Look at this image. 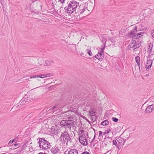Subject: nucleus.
Here are the masks:
<instances>
[{
	"mask_svg": "<svg viewBox=\"0 0 154 154\" xmlns=\"http://www.w3.org/2000/svg\"><path fill=\"white\" fill-rule=\"evenodd\" d=\"M67 6L64 8L65 12L69 14H72L74 12L77 13L79 12L78 9L80 8L79 4L75 1L69 2Z\"/></svg>",
	"mask_w": 154,
	"mask_h": 154,
	"instance_id": "1",
	"label": "nucleus"
},
{
	"mask_svg": "<svg viewBox=\"0 0 154 154\" xmlns=\"http://www.w3.org/2000/svg\"><path fill=\"white\" fill-rule=\"evenodd\" d=\"M39 140L38 142L40 148L44 150L49 149L51 146L50 143L45 140L44 138H40L39 139Z\"/></svg>",
	"mask_w": 154,
	"mask_h": 154,
	"instance_id": "2",
	"label": "nucleus"
},
{
	"mask_svg": "<svg viewBox=\"0 0 154 154\" xmlns=\"http://www.w3.org/2000/svg\"><path fill=\"white\" fill-rule=\"evenodd\" d=\"M137 27L135 26L134 30H131L130 32L128 33V36L130 38L137 39L140 38L143 35L144 33L143 32L137 33Z\"/></svg>",
	"mask_w": 154,
	"mask_h": 154,
	"instance_id": "3",
	"label": "nucleus"
},
{
	"mask_svg": "<svg viewBox=\"0 0 154 154\" xmlns=\"http://www.w3.org/2000/svg\"><path fill=\"white\" fill-rule=\"evenodd\" d=\"M60 139L62 143H67L69 141L71 140V138L68 131L66 129L62 133Z\"/></svg>",
	"mask_w": 154,
	"mask_h": 154,
	"instance_id": "4",
	"label": "nucleus"
},
{
	"mask_svg": "<svg viewBox=\"0 0 154 154\" xmlns=\"http://www.w3.org/2000/svg\"><path fill=\"white\" fill-rule=\"evenodd\" d=\"M79 140L81 143L84 146L88 145V141L87 139L86 136L82 134L80 136H79Z\"/></svg>",
	"mask_w": 154,
	"mask_h": 154,
	"instance_id": "5",
	"label": "nucleus"
},
{
	"mask_svg": "<svg viewBox=\"0 0 154 154\" xmlns=\"http://www.w3.org/2000/svg\"><path fill=\"white\" fill-rule=\"evenodd\" d=\"M140 44L139 42H136L135 40H133L131 41L129 45V46L131 48L133 49V50L139 48L140 46Z\"/></svg>",
	"mask_w": 154,
	"mask_h": 154,
	"instance_id": "6",
	"label": "nucleus"
},
{
	"mask_svg": "<svg viewBox=\"0 0 154 154\" xmlns=\"http://www.w3.org/2000/svg\"><path fill=\"white\" fill-rule=\"evenodd\" d=\"M126 140L122 137H119L117 140L118 143L117 144V148L120 149L122 146L124 145Z\"/></svg>",
	"mask_w": 154,
	"mask_h": 154,
	"instance_id": "7",
	"label": "nucleus"
},
{
	"mask_svg": "<svg viewBox=\"0 0 154 154\" xmlns=\"http://www.w3.org/2000/svg\"><path fill=\"white\" fill-rule=\"evenodd\" d=\"M67 119H68L67 120L69 124V125L71 128V126H73L75 125V122L73 120L74 117L73 116H67V117L66 118Z\"/></svg>",
	"mask_w": 154,
	"mask_h": 154,
	"instance_id": "8",
	"label": "nucleus"
},
{
	"mask_svg": "<svg viewBox=\"0 0 154 154\" xmlns=\"http://www.w3.org/2000/svg\"><path fill=\"white\" fill-rule=\"evenodd\" d=\"M60 124L62 127L65 128H69V130H71V127L69 125L67 120H62L60 122Z\"/></svg>",
	"mask_w": 154,
	"mask_h": 154,
	"instance_id": "9",
	"label": "nucleus"
},
{
	"mask_svg": "<svg viewBox=\"0 0 154 154\" xmlns=\"http://www.w3.org/2000/svg\"><path fill=\"white\" fill-rule=\"evenodd\" d=\"M154 109V105L152 104L148 106L146 108L145 112L146 113H149L152 112Z\"/></svg>",
	"mask_w": 154,
	"mask_h": 154,
	"instance_id": "10",
	"label": "nucleus"
},
{
	"mask_svg": "<svg viewBox=\"0 0 154 154\" xmlns=\"http://www.w3.org/2000/svg\"><path fill=\"white\" fill-rule=\"evenodd\" d=\"M152 60L150 59L148 60L146 63V69L147 70H149V69L151 67L152 65Z\"/></svg>",
	"mask_w": 154,
	"mask_h": 154,
	"instance_id": "11",
	"label": "nucleus"
},
{
	"mask_svg": "<svg viewBox=\"0 0 154 154\" xmlns=\"http://www.w3.org/2000/svg\"><path fill=\"white\" fill-rule=\"evenodd\" d=\"M104 57V54L101 52H99L95 56V58L99 60H101Z\"/></svg>",
	"mask_w": 154,
	"mask_h": 154,
	"instance_id": "12",
	"label": "nucleus"
},
{
	"mask_svg": "<svg viewBox=\"0 0 154 154\" xmlns=\"http://www.w3.org/2000/svg\"><path fill=\"white\" fill-rule=\"evenodd\" d=\"M60 149L57 147L55 146L51 150V152L53 154H57L59 153Z\"/></svg>",
	"mask_w": 154,
	"mask_h": 154,
	"instance_id": "13",
	"label": "nucleus"
},
{
	"mask_svg": "<svg viewBox=\"0 0 154 154\" xmlns=\"http://www.w3.org/2000/svg\"><path fill=\"white\" fill-rule=\"evenodd\" d=\"M68 154H78V151L75 149H71L69 151Z\"/></svg>",
	"mask_w": 154,
	"mask_h": 154,
	"instance_id": "14",
	"label": "nucleus"
},
{
	"mask_svg": "<svg viewBox=\"0 0 154 154\" xmlns=\"http://www.w3.org/2000/svg\"><path fill=\"white\" fill-rule=\"evenodd\" d=\"M53 63V62L51 60H47L45 61L44 65L45 66H50L52 65Z\"/></svg>",
	"mask_w": 154,
	"mask_h": 154,
	"instance_id": "15",
	"label": "nucleus"
},
{
	"mask_svg": "<svg viewBox=\"0 0 154 154\" xmlns=\"http://www.w3.org/2000/svg\"><path fill=\"white\" fill-rule=\"evenodd\" d=\"M135 61L140 68V57L138 56L136 57H135Z\"/></svg>",
	"mask_w": 154,
	"mask_h": 154,
	"instance_id": "16",
	"label": "nucleus"
},
{
	"mask_svg": "<svg viewBox=\"0 0 154 154\" xmlns=\"http://www.w3.org/2000/svg\"><path fill=\"white\" fill-rule=\"evenodd\" d=\"M78 10L79 12L78 13H80V14H82L85 11V9L83 7H81L80 6V8L78 9Z\"/></svg>",
	"mask_w": 154,
	"mask_h": 154,
	"instance_id": "17",
	"label": "nucleus"
},
{
	"mask_svg": "<svg viewBox=\"0 0 154 154\" xmlns=\"http://www.w3.org/2000/svg\"><path fill=\"white\" fill-rule=\"evenodd\" d=\"M112 140V139L109 137H107L104 139V141L106 142L107 143H111Z\"/></svg>",
	"mask_w": 154,
	"mask_h": 154,
	"instance_id": "18",
	"label": "nucleus"
},
{
	"mask_svg": "<svg viewBox=\"0 0 154 154\" xmlns=\"http://www.w3.org/2000/svg\"><path fill=\"white\" fill-rule=\"evenodd\" d=\"M112 132L111 129L110 128H107L105 130V132L103 133V135H105L106 134H107L109 133H110Z\"/></svg>",
	"mask_w": 154,
	"mask_h": 154,
	"instance_id": "19",
	"label": "nucleus"
},
{
	"mask_svg": "<svg viewBox=\"0 0 154 154\" xmlns=\"http://www.w3.org/2000/svg\"><path fill=\"white\" fill-rule=\"evenodd\" d=\"M89 113H90V115L91 116H94L96 114V112L94 111V110L92 109H90L89 110Z\"/></svg>",
	"mask_w": 154,
	"mask_h": 154,
	"instance_id": "20",
	"label": "nucleus"
},
{
	"mask_svg": "<svg viewBox=\"0 0 154 154\" xmlns=\"http://www.w3.org/2000/svg\"><path fill=\"white\" fill-rule=\"evenodd\" d=\"M57 105L54 106L52 107V108L48 109V108L47 109V111H50L49 112H51L53 111L55 109H56V108H57Z\"/></svg>",
	"mask_w": 154,
	"mask_h": 154,
	"instance_id": "21",
	"label": "nucleus"
},
{
	"mask_svg": "<svg viewBox=\"0 0 154 154\" xmlns=\"http://www.w3.org/2000/svg\"><path fill=\"white\" fill-rule=\"evenodd\" d=\"M109 122L107 120H105L103 122H102L101 123V125L103 126L107 125L109 124Z\"/></svg>",
	"mask_w": 154,
	"mask_h": 154,
	"instance_id": "22",
	"label": "nucleus"
},
{
	"mask_svg": "<svg viewBox=\"0 0 154 154\" xmlns=\"http://www.w3.org/2000/svg\"><path fill=\"white\" fill-rule=\"evenodd\" d=\"M26 144L25 143L23 144L22 146L19 149L20 150L19 151H21L25 149V148L26 147Z\"/></svg>",
	"mask_w": 154,
	"mask_h": 154,
	"instance_id": "23",
	"label": "nucleus"
},
{
	"mask_svg": "<svg viewBox=\"0 0 154 154\" xmlns=\"http://www.w3.org/2000/svg\"><path fill=\"white\" fill-rule=\"evenodd\" d=\"M53 75L54 74L53 73H51L47 74H44V75H43L44 76H45V77H46L51 76Z\"/></svg>",
	"mask_w": 154,
	"mask_h": 154,
	"instance_id": "24",
	"label": "nucleus"
},
{
	"mask_svg": "<svg viewBox=\"0 0 154 154\" xmlns=\"http://www.w3.org/2000/svg\"><path fill=\"white\" fill-rule=\"evenodd\" d=\"M20 144L19 143L14 144V148H15L14 149H17L20 146Z\"/></svg>",
	"mask_w": 154,
	"mask_h": 154,
	"instance_id": "25",
	"label": "nucleus"
},
{
	"mask_svg": "<svg viewBox=\"0 0 154 154\" xmlns=\"http://www.w3.org/2000/svg\"><path fill=\"white\" fill-rule=\"evenodd\" d=\"M5 146L1 147L0 148V151L3 152V153H2V154H5V153H4V152H5Z\"/></svg>",
	"mask_w": 154,
	"mask_h": 154,
	"instance_id": "26",
	"label": "nucleus"
},
{
	"mask_svg": "<svg viewBox=\"0 0 154 154\" xmlns=\"http://www.w3.org/2000/svg\"><path fill=\"white\" fill-rule=\"evenodd\" d=\"M87 52V53L90 56H92V52H91V51L89 49H86Z\"/></svg>",
	"mask_w": 154,
	"mask_h": 154,
	"instance_id": "27",
	"label": "nucleus"
},
{
	"mask_svg": "<svg viewBox=\"0 0 154 154\" xmlns=\"http://www.w3.org/2000/svg\"><path fill=\"white\" fill-rule=\"evenodd\" d=\"M106 42H105V44H104V46L103 47H102L101 48V51L100 52H101L102 53H103V51H104V49L105 48V46L106 45Z\"/></svg>",
	"mask_w": 154,
	"mask_h": 154,
	"instance_id": "28",
	"label": "nucleus"
},
{
	"mask_svg": "<svg viewBox=\"0 0 154 154\" xmlns=\"http://www.w3.org/2000/svg\"><path fill=\"white\" fill-rule=\"evenodd\" d=\"M115 38L114 37H112L109 39L110 41L112 43H114L115 42Z\"/></svg>",
	"mask_w": 154,
	"mask_h": 154,
	"instance_id": "29",
	"label": "nucleus"
},
{
	"mask_svg": "<svg viewBox=\"0 0 154 154\" xmlns=\"http://www.w3.org/2000/svg\"><path fill=\"white\" fill-rule=\"evenodd\" d=\"M112 120L113 121L115 122H117L119 121V119L118 118L114 117L112 118Z\"/></svg>",
	"mask_w": 154,
	"mask_h": 154,
	"instance_id": "30",
	"label": "nucleus"
},
{
	"mask_svg": "<svg viewBox=\"0 0 154 154\" xmlns=\"http://www.w3.org/2000/svg\"><path fill=\"white\" fill-rule=\"evenodd\" d=\"M113 144L115 145L117 147V144L116 141V140H113L112 141Z\"/></svg>",
	"mask_w": 154,
	"mask_h": 154,
	"instance_id": "31",
	"label": "nucleus"
},
{
	"mask_svg": "<svg viewBox=\"0 0 154 154\" xmlns=\"http://www.w3.org/2000/svg\"><path fill=\"white\" fill-rule=\"evenodd\" d=\"M43 75H44V74L37 75L38 77H40L42 78H45V76H44Z\"/></svg>",
	"mask_w": 154,
	"mask_h": 154,
	"instance_id": "32",
	"label": "nucleus"
},
{
	"mask_svg": "<svg viewBox=\"0 0 154 154\" xmlns=\"http://www.w3.org/2000/svg\"><path fill=\"white\" fill-rule=\"evenodd\" d=\"M14 140H10L9 141L8 144L9 145L11 144L14 142Z\"/></svg>",
	"mask_w": 154,
	"mask_h": 154,
	"instance_id": "33",
	"label": "nucleus"
},
{
	"mask_svg": "<svg viewBox=\"0 0 154 154\" xmlns=\"http://www.w3.org/2000/svg\"><path fill=\"white\" fill-rule=\"evenodd\" d=\"M36 77H38L37 75H32L30 77V78L31 79H32V78H34Z\"/></svg>",
	"mask_w": 154,
	"mask_h": 154,
	"instance_id": "34",
	"label": "nucleus"
},
{
	"mask_svg": "<svg viewBox=\"0 0 154 154\" xmlns=\"http://www.w3.org/2000/svg\"><path fill=\"white\" fill-rule=\"evenodd\" d=\"M103 132L101 131H99V137H100L101 136Z\"/></svg>",
	"mask_w": 154,
	"mask_h": 154,
	"instance_id": "35",
	"label": "nucleus"
},
{
	"mask_svg": "<svg viewBox=\"0 0 154 154\" xmlns=\"http://www.w3.org/2000/svg\"><path fill=\"white\" fill-rule=\"evenodd\" d=\"M152 37L154 38V29L152 30Z\"/></svg>",
	"mask_w": 154,
	"mask_h": 154,
	"instance_id": "36",
	"label": "nucleus"
},
{
	"mask_svg": "<svg viewBox=\"0 0 154 154\" xmlns=\"http://www.w3.org/2000/svg\"><path fill=\"white\" fill-rule=\"evenodd\" d=\"M72 48H74L75 50L76 49V46L75 45H73L72 46Z\"/></svg>",
	"mask_w": 154,
	"mask_h": 154,
	"instance_id": "37",
	"label": "nucleus"
},
{
	"mask_svg": "<svg viewBox=\"0 0 154 154\" xmlns=\"http://www.w3.org/2000/svg\"><path fill=\"white\" fill-rule=\"evenodd\" d=\"M64 0H59V1L62 3L64 2Z\"/></svg>",
	"mask_w": 154,
	"mask_h": 154,
	"instance_id": "38",
	"label": "nucleus"
},
{
	"mask_svg": "<svg viewBox=\"0 0 154 154\" xmlns=\"http://www.w3.org/2000/svg\"><path fill=\"white\" fill-rule=\"evenodd\" d=\"M95 135H94V137L93 139V140H92V142H93V140H94V139H95Z\"/></svg>",
	"mask_w": 154,
	"mask_h": 154,
	"instance_id": "39",
	"label": "nucleus"
},
{
	"mask_svg": "<svg viewBox=\"0 0 154 154\" xmlns=\"http://www.w3.org/2000/svg\"><path fill=\"white\" fill-rule=\"evenodd\" d=\"M65 113L66 114V115H67V114H68V113L67 112H65Z\"/></svg>",
	"mask_w": 154,
	"mask_h": 154,
	"instance_id": "40",
	"label": "nucleus"
},
{
	"mask_svg": "<svg viewBox=\"0 0 154 154\" xmlns=\"http://www.w3.org/2000/svg\"><path fill=\"white\" fill-rule=\"evenodd\" d=\"M39 87H37V88H34V89H35V88H39ZM34 89H34H32V90H33V89Z\"/></svg>",
	"mask_w": 154,
	"mask_h": 154,
	"instance_id": "41",
	"label": "nucleus"
},
{
	"mask_svg": "<svg viewBox=\"0 0 154 154\" xmlns=\"http://www.w3.org/2000/svg\"><path fill=\"white\" fill-rule=\"evenodd\" d=\"M5 152H6V153H8V152H7V151H5Z\"/></svg>",
	"mask_w": 154,
	"mask_h": 154,
	"instance_id": "42",
	"label": "nucleus"
},
{
	"mask_svg": "<svg viewBox=\"0 0 154 154\" xmlns=\"http://www.w3.org/2000/svg\"><path fill=\"white\" fill-rule=\"evenodd\" d=\"M81 131L82 132H84L82 131Z\"/></svg>",
	"mask_w": 154,
	"mask_h": 154,
	"instance_id": "43",
	"label": "nucleus"
},
{
	"mask_svg": "<svg viewBox=\"0 0 154 154\" xmlns=\"http://www.w3.org/2000/svg\"><path fill=\"white\" fill-rule=\"evenodd\" d=\"M147 10H150L149 9H147Z\"/></svg>",
	"mask_w": 154,
	"mask_h": 154,
	"instance_id": "44",
	"label": "nucleus"
},
{
	"mask_svg": "<svg viewBox=\"0 0 154 154\" xmlns=\"http://www.w3.org/2000/svg\"><path fill=\"white\" fill-rule=\"evenodd\" d=\"M153 105H154V104H153Z\"/></svg>",
	"mask_w": 154,
	"mask_h": 154,
	"instance_id": "45",
	"label": "nucleus"
}]
</instances>
